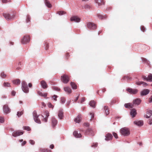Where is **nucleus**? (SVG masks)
Wrapping results in <instances>:
<instances>
[{
    "label": "nucleus",
    "instance_id": "nucleus-46",
    "mask_svg": "<svg viewBox=\"0 0 152 152\" xmlns=\"http://www.w3.org/2000/svg\"><path fill=\"white\" fill-rule=\"evenodd\" d=\"M6 76V75L4 74V72H2L1 74V77L2 78H4Z\"/></svg>",
    "mask_w": 152,
    "mask_h": 152
},
{
    "label": "nucleus",
    "instance_id": "nucleus-30",
    "mask_svg": "<svg viewBox=\"0 0 152 152\" xmlns=\"http://www.w3.org/2000/svg\"><path fill=\"white\" fill-rule=\"evenodd\" d=\"M104 110L105 111V113L106 115H107L109 114V111L108 108V107L107 106H104Z\"/></svg>",
    "mask_w": 152,
    "mask_h": 152
},
{
    "label": "nucleus",
    "instance_id": "nucleus-56",
    "mask_svg": "<svg viewBox=\"0 0 152 152\" xmlns=\"http://www.w3.org/2000/svg\"><path fill=\"white\" fill-rule=\"evenodd\" d=\"M29 142L30 144L31 145H34L35 143L34 141L33 140H29Z\"/></svg>",
    "mask_w": 152,
    "mask_h": 152
},
{
    "label": "nucleus",
    "instance_id": "nucleus-10",
    "mask_svg": "<svg viewBox=\"0 0 152 152\" xmlns=\"http://www.w3.org/2000/svg\"><path fill=\"white\" fill-rule=\"evenodd\" d=\"M3 110L4 112L6 114H8L10 112V108L8 107L7 105H4L3 106Z\"/></svg>",
    "mask_w": 152,
    "mask_h": 152
},
{
    "label": "nucleus",
    "instance_id": "nucleus-32",
    "mask_svg": "<svg viewBox=\"0 0 152 152\" xmlns=\"http://www.w3.org/2000/svg\"><path fill=\"white\" fill-rule=\"evenodd\" d=\"M142 61L144 63H146L148 65H149L150 62L148 61L146 58H141Z\"/></svg>",
    "mask_w": 152,
    "mask_h": 152
},
{
    "label": "nucleus",
    "instance_id": "nucleus-29",
    "mask_svg": "<svg viewBox=\"0 0 152 152\" xmlns=\"http://www.w3.org/2000/svg\"><path fill=\"white\" fill-rule=\"evenodd\" d=\"M12 83L15 85H19L20 84V79H17L13 80Z\"/></svg>",
    "mask_w": 152,
    "mask_h": 152
},
{
    "label": "nucleus",
    "instance_id": "nucleus-49",
    "mask_svg": "<svg viewBox=\"0 0 152 152\" xmlns=\"http://www.w3.org/2000/svg\"><path fill=\"white\" fill-rule=\"evenodd\" d=\"M48 105L49 107L52 108V109H53L54 106L51 104L50 102L48 103Z\"/></svg>",
    "mask_w": 152,
    "mask_h": 152
},
{
    "label": "nucleus",
    "instance_id": "nucleus-43",
    "mask_svg": "<svg viewBox=\"0 0 152 152\" xmlns=\"http://www.w3.org/2000/svg\"><path fill=\"white\" fill-rule=\"evenodd\" d=\"M23 114V112L22 111L19 112L18 111L17 113V115L18 117H20Z\"/></svg>",
    "mask_w": 152,
    "mask_h": 152
},
{
    "label": "nucleus",
    "instance_id": "nucleus-41",
    "mask_svg": "<svg viewBox=\"0 0 152 152\" xmlns=\"http://www.w3.org/2000/svg\"><path fill=\"white\" fill-rule=\"evenodd\" d=\"M66 101V99L64 97H62L61 98V103L62 104H64Z\"/></svg>",
    "mask_w": 152,
    "mask_h": 152
},
{
    "label": "nucleus",
    "instance_id": "nucleus-7",
    "mask_svg": "<svg viewBox=\"0 0 152 152\" xmlns=\"http://www.w3.org/2000/svg\"><path fill=\"white\" fill-rule=\"evenodd\" d=\"M126 90L130 94H137L138 91L137 89H133L130 88H127Z\"/></svg>",
    "mask_w": 152,
    "mask_h": 152
},
{
    "label": "nucleus",
    "instance_id": "nucleus-31",
    "mask_svg": "<svg viewBox=\"0 0 152 152\" xmlns=\"http://www.w3.org/2000/svg\"><path fill=\"white\" fill-rule=\"evenodd\" d=\"M45 3L46 6L50 8L51 7L52 5L48 0H45Z\"/></svg>",
    "mask_w": 152,
    "mask_h": 152
},
{
    "label": "nucleus",
    "instance_id": "nucleus-45",
    "mask_svg": "<svg viewBox=\"0 0 152 152\" xmlns=\"http://www.w3.org/2000/svg\"><path fill=\"white\" fill-rule=\"evenodd\" d=\"M30 17L29 15H27V16L26 19V23H28L30 22Z\"/></svg>",
    "mask_w": 152,
    "mask_h": 152
},
{
    "label": "nucleus",
    "instance_id": "nucleus-25",
    "mask_svg": "<svg viewBox=\"0 0 152 152\" xmlns=\"http://www.w3.org/2000/svg\"><path fill=\"white\" fill-rule=\"evenodd\" d=\"M52 123L53 127H54L57 124V121L54 118H53L52 119Z\"/></svg>",
    "mask_w": 152,
    "mask_h": 152
},
{
    "label": "nucleus",
    "instance_id": "nucleus-27",
    "mask_svg": "<svg viewBox=\"0 0 152 152\" xmlns=\"http://www.w3.org/2000/svg\"><path fill=\"white\" fill-rule=\"evenodd\" d=\"M64 91L67 93L70 94L72 92V90L69 87H64Z\"/></svg>",
    "mask_w": 152,
    "mask_h": 152
},
{
    "label": "nucleus",
    "instance_id": "nucleus-38",
    "mask_svg": "<svg viewBox=\"0 0 152 152\" xmlns=\"http://www.w3.org/2000/svg\"><path fill=\"white\" fill-rule=\"evenodd\" d=\"M148 81L151 82L152 81V74H149L148 76Z\"/></svg>",
    "mask_w": 152,
    "mask_h": 152
},
{
    "label": "nucleus",
    "instance_id": "nucleus-20",
    "mask_svg": "<svg viewBox=\"0 0 152 152\" xmlns=\"http://www.w3.org/2000/svg\"><path fill=\"white\" fill-rule=\"evenodd\" d=\"M105 137V140L106 141H108L112 139L113 136L111 134L108 133L106 135Z\"/></svg>",
    "mask_w": 152,
    "mask_h": 152
},
{
    "label": "nucleus",
    "instance_id": "nucleus-22",
    "mask_svg": "<svg viewBox=\"0 0 152 152\" xmlns=\"http://www.w3.org/2000/svg\"><path fill=\"white\" fill-rule=\"evenodd\" d=\"M95 2L97 3L99 6L104 5V2L103 0H95Z\"/></svg>",
    "mask_w": 152,
    "mask_h": 152
},
{
    "label": "nucleus",
    "instance_id": "nucleus-64",
    "mask_svg": "<svg viewBox=\"0 0 152 152\" xmlns=\"http://www.w3.org/2000/svg\"><path fill=\"white\" fill-rule=\"evenodd\" d=\"M148 124L150 125L152 124V118L149 120Z\"/></svg>",
    "mask_w": 152,
    "mask_h": 152
},
{
    "label": "nucleus",
    "instance_id": "nucleus-42",
    "mask_svg": "<svg viewBox=\"0 0 152 152\" xmlns=\"http://www.w3.org/2000/svg\"><path fill=\"white\" fill-rule=\"evenodd\" d=\"M124 106L126 108H128V107H130L131 108H132V107L131 106V103H126L124 104Z\"/></svg>",
    "mask_w": 152,
    "mask_h": 152
},
{
    "label": "nucleus",
    "instance_id": "nucleus-55",
    "mask_svg": "<svg viewBox=\"0 0 152 152\" xmlns=\"http://www.w3.org/2000/svg\"><path fill=\"white\" fill-rule=\"evenodd\" d=\"M37 94L40 96H42L43 93L39 91H38L37 92Z\"/></svg>",
    "mask_w": 152,
    "mask_h": 152
},
{
    "label": "nucleus",
    "instance_id": "nucleus-59",
    "mask_svg": "<svg viewBox=\"0 0 152 152\" xmlns=\"http://www.w3.org/2000/svg\"><path fill=\"white\" fill-rule=\"evenodd\" d=\"M143 80H146L147 81H148V77H147L146 76H142V77Z\"/></svg>",
    "mask_w": 152,
    "mask_h": 152
},
{
    "label": "nucleus",
    "instance_id": "nucleus-19",
    "mask_svg": "<svg viewBox=\"0 0 152 152\" xmlns=\"http://www.w3.org/2000/svg\"><path fill=\"white\" fill-rule=\"evenodd\" d=\"M134 124L138 126H141L143 124V122L142 121H136L134 122Z\"/></svg>",
    "mask_w": 152,
    "mask_h": 152
},
{
    "label": "nucleus",
    "instance_id": "nucleus-12",
    "mask_svg": "<svg viewBox=\"0 0 152 152\" xmlns=\"http://www.w3.org/2000/svg\"><path fill=\"white\" fill-rule=\"evenodd\" d=\"M44 113L45 115V117H44V116L42 115H41L43 118V121L45 122H47L48 121V118L49 116V112L48 111H45Z\"/></svg>",
    "mask_w": 152,
    "mask_h": 152
},
{
    "label": "nucleus",
    "instance_id": "nucleus-15",
    "mask_svg": "<svg viewBox=\"0 0 152 152\" xmlns=\"http://www.w3.org/2000/svg\"><path fill=\"white\" fill-rule=\"evenodd\" d=\"M80 19L76 16H74L70 18L71 21H73L75 22L78 23L80 21Z\"/></svg>",
    "mask_w": 152,
    "mask_h": 152
},
{
    "label": "nucleus",
    "instance_id": "nucleus-24",
    "mask_svg": "<svg viewBox=\"0 0 152 152\" xmlns=\"http://www.w3.org/2000/svg\"><path fill=\"white\" fill-rule=\"evenodd\" d=\"M81 115L79 114L78 116L75 119L74 121L77 123H79L80 121Z\"/></svg>",
    "mask_w": 152,
    "mask_h": 152
},
{
    "label": "nucleus",
    "instance_id": "nucleus-63",
    "mask_svg": "<svg viewBox=\"0 0 152 152\" xmlns=\"http://www.w3.org/2000/svg\"><path fill=\"white\" fill-rule=\"evenodd\" d=\"M85 98L84 97H83L81 100L80 103H82L83 102H84L85 101Z\"/></svg>",
    "mask_w": 152,
    "mask_h": 152
},
{
    "label": "nucleus",
    "instance_id": "nucleus-57",
    "mask_svg": "<svg viewBox=\"0 0 152 152\" xmlns=\"http://www.w3.org/2000/svg\"><path fill=\"white\" fill-rule=\"evenodd\" d=\"M90 115H91V119L90 120H91V118H93L94 117V114L93 113L91 112L90 113Z\"/></svg>",
    "mask_w": 152,
    "mask_h": 152
},
{
    "label": "nucleus",
    "instance_id": "nucleus-13",
    "mask_svg": "<svg viewBox=\"0 0 152 152\" xmlns=\"http://www.w3.org/2000/svg\"><path fill=\"white\" fill-rule=\"evenodd\" d=\"M85 134L86 135H89L91 136H94V132L90 128H88L86 130Z\"/></svg>",
    "mask_w": 152,
    "mask_h": 152
},
{
    "label": "nucleus",
    "instance_id": "nucleus-62",
    "mask_svg": "<svg viewBox=\"0 0 152 152\" xmlns=\"http://www.w3.org/2000/svg\"><path fill=\"white\" fill-rule=\"evenodd\" d=\"M126 80H129L131 79V77H129L128 76H126Z\"/></svg>",
    "mask_w": 152,
    "mask_h": 152
},
{
    "label": "nucleus",
    "instance_id": "nucleus-26",
    "mask_svg": "<svg viewBox=\"0 0 152 152\" xmlns=\"http://www.w3.org/2000/svg\"><path fill=\"white\" fill-rule=\"evenodd\" d=\"M97 16L98 18L102 20H103L106 19L107 18V16L105 15H103L100 14H98L97 15Z\"/></svg>",
    "mask_w": 152,
    "mask_h": 152
},
{
    "label": "nucleus",
    "instance_id": "nucleus-5",
    "mask_svg": "<svg viewBox=\"0 0 152 152\" xmlns=\"http://www.w3.org/2000/svg\"><path fill=\"white\" fill-rule=\"evenodd\" d=\"M30 41V38L28 36L25 35L23 36V38L21 39V43L23 44H26L29 42Z\"/></svg>",
    "mask_w": 152,
    "mask_h": 152
},
{
    "label": "nucleus",
    "instance_id": "nucleus-36",
    "mask_svg": "<svg viewBox=\"0 0 152 152\" xmlns=\"http://www.w3.org/2000/svg\"><path fill=\"white\" fill-rule=\"evenodd\" d=\"M70 85L72 88L75 89H77V85L73 82H71Z\"/></svg>",
    "mask_w": 152,
    "mask_h": 152
},
{
    "label": "nucleus",
    "instance_id": "nucleus-35",
    "mask_svg": "<svg viewBox=\"0 0 152 152\" xmlns=\"http://www.w3.org/2000/svg\"><path fill=\"white\" fill-rule=\"evenodd\" d=\"M83 8H84L87 10H90L91 8V6L88 4H86L83 6H82Z\"/></svg>",
    "mask_w": 152,
    "mask_h": 152
},
{
    "label": "nucleus",
    "instance_id": "nucleus-1",
    "mask_svg": "<svg viewBox=\"0 0 152 152\" xmlns=\"http://www.w3.org/2000/svg\"><path fill=\"white\" fill-rule=\"evenodd\" d=\"M120 133L121 135L124 136H127L130 134V131L128 128L124 127L120 130Z\"/></svg>",
    "mask_w": 152,
    "mask_h": 152
},
{
    "label": "nucleus",
    "instance_id": "nucleus-2",
    "mask_svg": "<svg viewBox=\"0 0 152 152\" xmlns=\"http://www.w3.org/2000/svg\"><path fill=\"white\" fill-rule=\"evenodd\" d=\"M21 84V88L23 91L25 93H28L29 90L26 83L25 81H23L22 82Z\"/></svg>",
    "mask_w": 152,
    "mask_h": 152
},
{
    "label": "nucleus",
    "instance_id": "nucleus-9",
    "mask_svg": "<svg viewBox=\"0 0 152 152\" xmlns=\"http://www.w3.org/2000/svg\"><path fill=\"white\" fill-rule=\"evenodd\" d=\"M23 133L21 130H18L16 132H14L12 133V135L15 137L22 135Z\"/></svg>",
    "mask_w": 152,
    "mask_h": 152
},
{
    "label": "nucleus",
    "instance_id": "nucleus-40",
    "mask_svg": "<svg viewBox=\"0 0 152 152\" xmlns=\"http://www.w3.org/2000/svg\"><path fill=\"white\" fill-rule=\"evenodd\" d=\"M57 14H58L60 15H61L65 14V12L63 11H59L57 12Z\"/></svg>",
    "mask_w": 152,
    "mask_h": 152
},
{
    "label": "nucleus",
    "instance_id": "nucleus-48",
    "mask_svg": "<svg viewBox=\"0 0 152 152\" xmlns=\"http://www.w3.org/2000/svg\"><path fill=\"white\" fill-rule=\"evenodd\" d=\"M45 50H47L48 49L49 47L48 44L47 42L45 43Z\"/></svg>",
    "mask_w": 152,
    "mask_h": 152
},
{
    "label": "nucleus",
    "instance_id": "nucleus-3",
    "mask_svg": "<svg viewBox=\"0 0 152 152\" xmlns=\"http://www.w3.org/2000/svg\"><path fill=\"white\" fill-rule=\"evenodd\" d=\"M3 15L4 18L7 20H11L13 19L15 17V13L11 15L8 13H3Z\"/></svg>",
    "mask_w": 152,
    "mask_h": 152
},
{
    "label": "nucleus",
    "instance_id": "nucleus-53",
    "mask_svg": "<svg viewBox=\"0 0 152 152\" xmlns=\"http://www.w3.org/2000/svg\"><path fill=\"white\" fill-rule=\"evenodd\" d=\"M113 136H114V137H115V138L117 139L118 138L117 134L116 133H115V132H113Z\"/></svg>",
    "mask_w": 152,
    "mask_h": 152
},
{
    "label": "nucleus",
    "instance_id": "nucleus-58",
    "mask_svg": "<svg viewBox=\"0 0 152 152\" xmlns=\"http://www.w3.org/2000/svg\"><path fill=\"white\" fill-rule=\"evenodd\" d=\"M117 102V101L115 99H113V100L111 101V104H114L115 103H116Z\"/></svg>",
    "mask_w": 152,
    "mask_h": 152
},
{
    "label": "nucleus",
    "instance_id": "nucleus-51",
    "mask_svg": "<svg viewBox=\"0 0 152 152\" xmlns=\"http://www.w3.org/2000/svg\"><path fill=\"white\" fill-rule=\"evenodd\" d=\"M4 122V118L1 116H0V123H2Z\"/></svg>",
    "mask_w": 152,
    "mask_h": 152
},
{
    "label": "nucleus",
    "instance_id": "nucleus-6",
    "mask_svg": "<svg viewBox=\"0 0 152 152\" xmlns=\"http://www.w3.org/2000/svg\"><path fill=\"white\" fill-rule=\"evenodd\" d=\"M61 80L64 83H67L69 81V78L68 75L64 74L61 76Z\"/></svg>",
    "mask_w": 152,
    "mask_h": 152
},
{
    "label": "nucleus",
    "instance_id": "nucleus-21",
    "mask_svg": "<svg viewBox=\"0 0 152 152\" xmlns=\"http://www.w3.org/2000/svg\"><path fill=\"white\" fill-rule=\"evenodd\" d=\"M135 83L137 85H140L141 84H142L143 86H146L148 85L147 83L142 81H137Z\"/></svg>",
    "mask_w": 152,
    "mask_h": 152
},
{
    "label": "nucleus",
    "instance_id": "nucleus-52",
    "mask_svg": "<svg viewBox=\"0 0 152 152\" xmlns=\"http://www.w3.org/2000/svg\"><path fill=\"white\" fill-rule=\"evenodd\" d=\"M140 29L141 31L144 32L145 31V28L143 26H141L140 27Z\"/></svg>",
    "mask_w": 152,
    "mask_h": 152
},
{
    "label": "nucleus",
    "instance_id": "nucleus-60",
    "mask_svg": "<svg viewBox=\"0 0 152 152\" xmlns=\"http://www.w3.org/2000/svg\"><path fill=\"white\" fill-rule=\"evenodd\" d=\"M16 94V92L14 91H12L11 92V94L13 96H15Z\"/></svg>",
    "mask_w": 152,
    "mask_h": 152
},
{
    "label": "nucleus",
    "instance_id": "nucleus-17",
    "mask_svg": "<svg viewBox=\"0 0 152 152\" xmlns=\"http://www.w3.org/2000/svg\"><path fill=\"white\" fill-rule=\"evenodd\" d=\"M141 102V100L140 98H137L134 99L133 101L134 105H138Z\"/></svg>",
    "mask_w": 152,
    "mask_h": 152
},
{
    "label": "nucleus",
    "instance_id": "nucleus-50",
    "mask_svg": "<svg viewBox=\"0 0 152 152\" xmlns=\"http://www.w3.org/2000/svg\"><path fill=\"white\" fill-rule=\"evenodd\" d=\"M23 128L24 130H26L28 131L30 130V128L28 126H23Z\"/></svg>",
    "mask_w": 152,
    "mask_h": 152
},
{
    "label": "nucleus",
    "instance_id": "nucleus-14",
    "mask_svg": "<svg viewBox=\"0 0 152 152\" xmlns=\"http://www.w3.org/2000/svg\"><path fill=\"white\" fill-rule=\"evenodd\" d=\"M58 118L61 120L64 117V113L63 112V110L62 109H60L58 112Z\"/></svg>",
    "mask_w": 152,
    "mask_h": 152
},
{
    "label": "nucleus",
    "instance_id": "nucleus-47",
    "mask_svg": "<svg viewBox=\"0 0 152 152\" xmlns=\"http://www.w3.org/2000/svg\"><path fill=\"white\" fill-rule=\"evenodd\" d=\"M3 85L4 87H10V83H8L4 82V83Z\"/></svg>",
    "mask_w": 152,
    "mask_h": 152
},
{
    "label": "nucleus",
    "instance_id": "nucleus-28",
    "mask_svg": "<svg viewBox=\"0 0 152 152\" xmlns=\"http://www.w3.org/2000/svg\"><path fill=\"white\" fill-rule=\"evenodd\" d=\"M152 115V110H148L147 111V115L146 117L147 118H149Z\"/></svg>",
    "mask_w": 152,
    "mask_h": 152
},
{
    "label": "nucleus",
    "instance_id": "nucleus-16",
    "mask_svg": "<svg viewBox=\"0 0 152 152\" xmlns=\"http://www.w3.org/2000/svg\"><path fill=\"white\" fill-rule=\"evenodd\" d=\"M40 85L43 89H45L48 88V85L44 80H42L41 81Z\"/></svg>",
    "mask_w": 152,
    "mask_h": 152
},
{
    "label": "nucleus",
    "instance_id": "nucleus-39",
    "mask_svg": "<svg viewBox=\"0 0 152 152\" xmlns=\"http://www.w3.org/2000/svg\"><path fill=\"white\" fill-rule=\"evenodd\" d=\"M53 89L55 91H59L60 90V89L59 88L56 86H53L52 87Z\"/></svg>",
    "mask_w": 152,
    "mask_h": 152
},
{
    "label": "nucleus",
    "instance_id": "nucleus-33",
    "mask_svg": "<svg viewBox=\"0 0 152 152\" xmlns=\"http://www.w3.org/2000/svg\"><path fill=\"white\" fill-rule=\"evenodd\" d=\"M89 105L92 107H95V103L94 101L93 100L91 101L89 103Z\"/></svg>",
    "mask_w": 152,
    "mask_h": 152
},
{
    "label": "nucleus",
    "instance_id": "nucleus-23",
    "mask_svg": "<svg viewBox=\"0 0 152 152\" xmlns=\"http://www.w3.org/2000/svg\"><path fill=\"white\" fill-rule=\"evenodd\" d=\"M73 135L77 138H80L82 137V135L80 133H78L77 131H75L73 132Z\"/></svg>",
    "mask_w": 152,
    "mask_h": 152
},
{
    "label": "nucleus",
    "instance_id": "nucleus-54",
    "mask_svg": "<svg viewBox=\"0 0 152 152\" xmlns=\"http://www.w3.org/2000/svg\"><path fill=\"white\" fill-rule=\"evenodd\" d=\"M58 96L56 95H54L52 97L53 98V99L55 101H57V98L58 97Z\"/></svg>",
    "mask_w": 152,
    "mask_h": 152
},
{
    "label": "nucleus",
    "instance_id": "nucleus-4",
    "mask_svg": "<svg viewBox=\"0 0 152 152\" xmlns=\"http://www.w3.org/2000/svg\"><path fill=\"white\" fill-rule=\"evenodd\" d=\"M33 115L34 117V120L35 122L38 124L41 123V121L39 118V115H37L36 111H33Z\"/></svg>",
    "mask_w": 152,
    "mask_h": 152
},
{
    "label": "nucleus",
    "instance_id": "nucleus-37",
    "mask_svg": "<svg viewBox=\"0 0 152 152\" xmlns=\"http://www.w3.org/2000/svg\"><path fill=\"white\" fill-rule=\"evenodd\" d=\"M19 142H22L21 143V145L22 146H24L26 143V141H23V140L22 139L19 140Z\"/></svg>",
    "mask_w": 152,
    "mask_h": 152
},
{
    "label": "nucleus",
    "instance_id": "nucleus-34",
    "mask_svg": "<svg viewBox=\"0 0 152 152\" xmlns=\"http://www.w3.org/2000/svg\"><path fill=\"white\" fill-rule=\"evenodd\" d=\"M40 152H51V150L47 149L41 148L40 149Z\"/></svg>",
    "mask_w": 152,
    "mask_h": 152
},
{
    "label": "nucleus",
    "instance_id": "nucleus-61",
    "mask_svg": "<svg viewBox=\"0 0 152 152\" xmlns=\"http://www.w3.org/2000/svg\"><path fill=\"white\" fill-rule=\"evenodd\" d=\"M149 102L150 103L152 102V95L149 99Z\"/></svg>",
    "mask_w": 152,
    "mask_h": 152
},
{
    "label": "nucleus",
    "instance_id": "nucleus-44",
    "mask_svg": "<svg viewBox=\"0 0 152 152\" xmlns=\"http://www.w3.org/2000/svg\"><path fill=\"white\" fill-rule=\"evenodd\" d=\"M97 145H98V143H97V142L93 143H92V144L91 146L92 147L95 148L97 147Z\"/></svg>",
    "mask_w": 152,
    "mask_h": 152
},
{
    "label": "nucleus",
    "instance_id": "nucleus-18",
    "mask_svg": "<svg viewBox=\"0 0 152 152\" xmlns=\"http://www.w3.org/2000/svg\"><path fill=\"white\" fill-rule=\"evenodd\" d=\"M136 114L137 112L135 109L133 108L131 110L130 115L132 117L134 118L135 117Z\"/></svg>",
    "mask_w": 152,
    "mask_h": 152
},
{
    "label": "nucleus",
    "instance_id": "nucleus-8",
    "mask_svg": "<svg viewBox=\"0 0 152 152\" xmlns=\"http://www.w3.org/2000/svg\"><path fill=\"white\" fill-rule=\"evenodd\" d=\"M87 27L89 29L91 30H94L96 28L95 24L91 22L88 23Z\"/></svg>",
    "mask_w": 152,
    "mask_h": 152
},
{
    "label": "nucleus",
    "instance_id": "nucleus-11",
    "mask_svg": "<svg viewBox=\"0 0 152 152\" xmlns=\"http://www.w3.org/2000/svg\"><path fill=\"white\" fill-rule=\"evenodd\" d=\"M150 90L147 89H144L140 92V95L141 96H146L150 92Z\"/></svg>",
    "mask_w": 152,
    "mask_h": 152
}]
</instances>
